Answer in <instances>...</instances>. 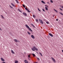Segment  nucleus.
<instances>
[{"mask_svg": "<svg viewBox=\"0 0 63 63\" xmlns=\"http://www.w3.org/2000/svg\"><path fill=\"white\" fill-rule=\"evenodd\" d=\"M59 9L61 10V11H63V10H62V9L60 8Z\"/></svg>", "mask_w": 63, "mask_h": 63, "instance_id": "4c0bfd02", "label": "nucleus"}, {"mask_svg": "<svg viewBox=\"0 0 63 63\" xmlns=\"http://www.w3.org/2000/svg\"><path fill=\"white\" fill-rule=\"evenodd\" d=\"M33 17H34V18L36 17V16H35V15H33Z\"/></svg>", "mask_w": 63, "mask_h": 63, "instance_id": "412c9836", "label": "nucleus"}, {"mask_svg": "<svg viewBox=\"0 0 63 63\" xmlns=\"http://www.w3.org/2000/svg\"><path fill=\"white\" fill-rule=\"evenodd\" d=\"M42 10H43V11L45 12V10L44 9H43Z\"/></svg>", "mask_w": 63, "mask_h": 63, "instance_id": "7c9ffc66", "label": "nucleus"}, {"mask_svg": "<svg viewBox=\"0 0 63 63\" xmlns=\"http://www.w3.org/2000/svg\"><path fill=\"white\" fill-rule=\"evenodd\" d=\"M27 33H28V34H29V35H30V34H31V33H30V32H27Z\"/></svg>", "mask_w": 63, "mask_h": 63, "instance_id": "f3484780", "label": "nucleus"}, {"mask_svg": "<svg viewBox=\"0 0 63 63\" xmlns=\"http://www.w3.org/2000/svg\"><path fill=\"white\" fill-rule=\"evenodd\" d=\"M28 59H29V60H30V59H29V58H28Z\"/></svg>", "mask_w": 63, "mask_h": 63, "instance_id": "37998d69", "label": "nucleus"}, {"mask_svg": "<svg viewBox=\"0 0 63 63\" xmlns=\"http://www.w3.org/2000/svg\"><path fill=\"white\" fill-rule=\"evenodd\" d=\"M46 23H47V24H49V22H46Z\"/></svg>", "mask_w": 63, "mask_h": 63, "instance_id": "f704fd0d", "label": "nucleus"}, {"mask_svg": "<svg viewBox=\"0 0 63 63\" xmlns=\"http://www.w3.org/2000/svg\"><path fill=\"white\" fill-rule=\"evenodd\" d=\"M14 41L16 43H17V42H18L17 40L16 39H14Z\"/></svg>", "mask_w": 63, "mask_h": 63, "instance_id": "9d476101", "label": "nucleus"}, {"mask_svg": "<svg viewBox=\"0 0 63 63\" xmlns=\"http://www.w3.org/2000/svg\"><path fill=\"white\" fill-rule=\"evenodd\" d=\"M0 30L2 31V29L0 28Z\"/></svg>", "mask_w": 63, "mask_h": 63, "instance_id": "79ce46f5", "label": "nucleus"}, {"mask_svg": "<svg viewBox=\"0 0 63 63\" xmlns=\"http://www.w3.org/2000/svg\"><path fill=\"white\" fill-rule=\"evenodd\" d=\"M54 11H55L56 12V13H58V11H57V10H55V9H54Z\"/></svg>", "mask_w": 63, "mask_h": 63, "instance_id": "6ab92c4d", "label": "nucleus"}, {"mask_svg": "<svg viewBox=\"0 0 63 63\" xmlns=\"http://www.w3.org/2000/svg\"><path fill=\"white\" fill-rule=\"evenodd\" d=\"M10 34H11V32H10Z\"/></svg>", "mask_w": 63, "mask_h": 63, "instance_id": "c03bdc74", "label": "nucleus"}, {"mask_svg": "<svg viewBox=\"0 0 63 63\" xmlns=\"http://www.w3.org/2000/svg\"><path fill=\"white\" fill-rule=\"evenodd\" d=\"M48 34L49 36H51V37H53V35L52 34H51V33H48Z\"/></svg>", "mask_w": 63, "mask_h": 63, "instance_id": "39448f33", "label": "nucleus"}, {"mask_svg": "<svg viewBox=\"0 0 63 63\" xmlns=\"http://www.w3.org/2000/svg\"><path fill=\"white\" fill-rule=\"evenodd\" d=\"M56 20L57 21H58V19H56Z\"/></svg>", "mask_w": 63, "mask_h": 63, "instance_id": "a19ab883", "label": "nucleus"}, {"mask_svg": "<svg viewBox=\"0 0 63 63\" xmlns=\"http://www.w3.org/2000/svg\"><path fill=\"white\" fill-rule=\"evenodd\" d=\"M23 7H24V8H25V5H23Z\"/></svg>", "mask_w": 63, "mask_h": 63, "instance_id": "bb28decb", "label": "nucleus"}, {"mask_svg": "<svg viewBox=\"0 0 63 63\" xmlns=\"http://www.w3.org/2000/svg\"><path fill=\"white\" fill-rule=\"evenodd\" d=\"M54 16H53V17H54Z\"/></svg>", "mask_w": 63, "mask_h": 63, "instance_id": "49530a36", "label": "nucleus"}, {"mask_svg": "<svg viewBox=\"0 0 63 63\" xmlns=\"http://www.w3.org/2000/svg\"><path fill=\"white\" fill-rule=\"evenodd\" d=\"M32 51H35V50L38 51V49L37 48H36V47L33 46V47L32 48Z\"/></svg>", "mask_w": 63, "mask_h": 63, "instance_id": "f257e3e1", "label": "nucleus"}, {"mask_svg": "<svg viewBox=\"0 0 63 63\" xmlns=\"http://www.w3.org/2000/svg\"><path fill=\"white\" fill-rule=\"evenodd\" d=\"M41 2H42V3H43V4H45V2L43 0L41 1Z\"/></svg>", "mask_w": 63, "mask_h": 63, "instance_id": "ddd939ff", "label": "nucleus"}, {"mask_svg": "<svg viewBox=\"0 0 63 63\" xmlns=\"http://www.w3.org/2000/svg\"><path fill=\"white\" fill-rule=\"evenodd\" d=\"M18 10L19 12H20V13H21V12H22V11H21V10H20L19 9H18Z\"/></svg>", "mask_w": 63, "mask_h": 63, "instance_id": "a211bd4d", "label": "nucleus"}, {"mask_svg": "<svg viewBox=\"0 0 63 63\" xmlns=\"http://www.w3.org/2000/svg\"><path fill=\"white\" fill-rule=\"evenodd\" d=\"M50 2H51V3H53V1H52V0H50Z\"/></svg>", "mask_w": 63, "mask_h": 63, "instance_id": "c756f323", "label": "nucleus"}, {"mask_svg": "<svg viewBox=\"0 0 63 63\" xmlns=\"http://www.w3.org/2000/svg\"><path fill=\"white\" fill-rule=\"evenodd\" d=\"M31 37L32 39H35V37L33 35H31Z\"/></svg>", "mask_w": 63, "mask_h": 63, "instance_id": "6e6552de", "label": "nucleus"}, {"mask_svg": "<svg viewBox=\"0 0 63 63\" xmlns=\"http://www.w3.org/2000/svg\"><path fill=\"white\" fill-rule=\"evenodd\" d=\"M32 55H33V56H34V57H35V55L34 54H32Z\"/></svg>", "mask_w": 63, "mask_h": 63, "instance_id": "393cba45", "label": "nucleus"}, {"mask_svg": "<svg viewBox=\"0 0 63 63\" xmlns=\"http://www.w3.org/2000/svg\"><path fill=\"white\" fill-rule=\"evenodd\" d=\"M25 10H27H27H29L28 9H27V8L26 7L25 8Z\"/></svg>", "mask_w": 63, "mask_h": 63, "instance_id": "b1692460", "label": "nucleus"}, {"mask_svg": "<svg viewBox=\"0 0 63 63\" xmlns=\"http://www.w3.org/2000/svg\"><path fill=\"white\" fill-rule=\"evenodd\" d=\"M1 60L2 61H5V60L3 58H1Z\"/></svg>", "mask_w": 63, "mask_h": 63, "instance_id": "1a4fd4ad", "label": "nucleus"}, {"mask_svg": "<svg viewBox=\"0 0 63 63\" xmlns=\"http://www.w3.org/2000/svg\"><path fill=\"white\" fill-rule=\"evenodd\" d=\"M45 7H48V6L47 5H45Z\"/></svg>", "mask_w": 63, "mask_h": 63, "instance_id": "2f4dec72", "label": "nucleus"}, {"mask_svg": "<svg viewBox=\"0 0 63 63\" xmlns=\"http://www.w3.org/2000/svg\"><path fill=\"white\" fill-rule=\"evenodd\" d=\"M45 9L46 11H48V8H47V7H45Z\"/></svg>", "mask_w": 63, "mask_h": 63, "instance_id": "9b49d317", "label": "nucleus"}, {"mask_svg": "<svg viewBox=\"0 0 63 63\" xmlns=\"http://www.w3.org/2000/svg\"><path fill=\"white\" fill-rule=\"evenodd\" d=\"M40 54L41 56H43V55H42V54L41 53H39Z\"/></svg>", "mask_w": 63, "mask_h": 63, "instance_id": "5701e85b", "label": "nucleus"}, {"mask_svg": "<svg viewBox=\"0 0 63 63\" xmlns=\"http://www.w3.org/2000/svg\"><path fill=\"white\" fill-rule=\"evenodd\" d=\"M18 62L17 61H15V63H18Z\"/></svg>", "mask_w": 63, "mask_h": 63, "instance_id": "2eb2a0df", "label": "nucleus"}, {"mask_svg": "<svg viewBox=\"0 0 63 63\" xmlns=\"http://www.w3.org/2000/svg\"><path fill=\"white\" fill-rule=\"evenodd\" d=\"M11 52L13 54H15V52H14V51L12 50H11Z\"/></svg>", "mask_w": 63, "mask_h": 63, "instance_id": "f8f14e48", "label": "nucleus"}, {"mask_svg": "<svg viewBox=\"0 0 63 63\" xmlns=\"http://www.w3.org/2000/svg\"><path fill=\"white\" fill-rule=\"evenodd\" d=\"M47 4H49V2H47Z\"/></svg>", "mask_w": 63, "mask_h": 63, "instance_id": "ea45409f", "label": "nucleus"}, {"mask_svg": "<svg viewBox=\"0 0 63 63\" xmlns=\"http://www.w3.org/2000/svg\"><path fill=\"white\" fill-rule=\"evenodd\" d=\"M15 1H16V3H17V4H18L19 2H18V0H15Z\"/></svg>", "mask_w": 63, "mask_h": 63, "instance_id": "dca6fc26", "label": "nucleus"}, {"mask_svg": "<svg viewBox=\"0 0 63 63\" xmlns=\"http://www.w3.org/2000/svg\"><path fill=\"white\" fill-rule=\"evenodd\" d=\"M37 59L38 60H40V59H39L38 58H37Z\"/></svg>", "mask_w": 63, "mask_h": 63, "instance_id": "c9c22d12", "label": "nucleus"}, {"mask_svg": "<svg viewBox=\"0 0 63 63\" xmlns=\"http://www.w3.org/2000/svg\"><path fill=\"white\" fill-rule=\"evenodd\" d=\"M25 26L26 27H27V28H28V29L30 31H31V32H32V31H33L32 30H31V29L29 27V26H28L27 25H26Z\"/></svg>", "mask_w": 63, "mask_h": 63, "instance_id": "f03ea898", "label": "nucleus"}, {"mask_svg": "<svg viewBox=\"0 0 63 63\" xmlns=\"http://www.w3.org/2000/svg\"><path fill=\"white\" fill-rule=\"evenodd\" d=\"M28 57H29V58H30V55H28Z\"/></svg>", "mask_w": 63, "mask_h": 63, "instance_id": "c85d7f7f", "label": "nucleus"}, {"mask_svg": "<svg viewBox=\"0 0 63 63\" xmlns=\"http://www.w3.org/2000/svg\"><path fill=\"white\" fill-rule=\"evenodd\" d=\"M27 11L28 12H29V13H30V11H29V10H28Z\"/></svg>", "mask_w": 63, "mask_h": 63, "instance_id": "473e14b6", "label": "nucleus"}, {"mask_svg": "<svg viewBox=\"0 0 63 63\" xmlns=\"http://www.w3.org/2000/svg\"><path fill=\"white\" fill-rule=\"evenodd\" d=\"M36 22H38V19H36Z\"/></svg>", "mask_w": 63, "mask_h": 63, "instance_id": "aec40b11", "label": "nucleus"}, {"mask_svg": "<svg viewBox=\"0 0 63 63\" xmlns=\"http://www.w3.org/2000/svg\"><path fill=\"white\" fill-rule=\"evenodd\" d=\"M23 14L25 16H27V14H26V13H24V12H23Z\"/></svg>", "mask_w": 63, "mask_h": 63, "instance_id": "423d86ee", "label": "nucleus"}, {"mask_svg": "<svg viewBox=\"0 0 63 63\" xmlns=\"http://www.w3.org/2000/svg\"><path fill=\"white\" fill-rule=\"evenodd\" d=\"M39 20L41 24H44V22H43V21H42L41 19H39Z\"/></svg>", "mask_w": 63, "mask_h": 63, "instance_id": "7ed1b4c3", "label": "nucleus"}, {"mask_svg": "<svg viewBox=\"0 0 63 63\" xmlns=\"http://www.w3.org/2000/svg\"><path fill=\"white\" fill-rule=\"evenodd\" d=\"M61 8H62L63 9V6H61Z\"/></svg>", "mask_w": 63, "mask_h": 63, "instance_id": "58836bf2", "label": "nucleus"}, {"mask_svg": "<svg viewBox=\"0 0 63 63\" xmlns=\"http://www.w3.org/2000/svg\"><path fill=\"white\" fill-rule=\"evenodd\" d=\"M9 6L11 8H13V7H12L11 5H10Z\"/></svg>", "mask_w": 63, "mask_h": 63, "instance_id": "72a5a7b5", "label": "nucleus"}, {"mask_svg": "<svg viewBox=\"0 0 63 63\" xmlns=\"http://www.w3.org/2000/svg\"><path fill=\"white\" fill-rule=\"evenodd\" d=\"M60 14L61 15H62V16H63V14L62 13H60Z\"/></svg>", "mask_w": 63, "mask_h": 63, "instance_id": "cd10ccee", "label": "nucleus"}, {"mask_svg": "<svg viewBox=\"0 0 63 63\" xmlns=\"http://www.w3.org/2000/svg\"><path fill=\"white\" fill-rule=\"evenodd\" d=\"M51 58L53 60V61L54 62V63H55V62H56V61H55V59H54L53 58V57H51Z\"/></svg>", "mask_w": 63, "mask_h": 63, "instance_id": "20e7f679", "label": "nucleus"}, {"mask_svg": "<svg viewBox=\"0 0 63 63\" xmlns=\"http://www.w3.org/2000/svg\"><path fill=\"white\" fill-rule=\"evenodd\" d=\"M1 17L2 18H4V17H3V16L2 15H1Z\"/></svg>", "mask_w": 63, "mask_h": 63, "instance_id": "4be33fe9", "label": "nucleus"}, {"mask_svg": "<svg viewBox=\"0 0 63 63\" xmlns=\"http://www.w3.org/2000/svg\"><path fill=\"white\" fill-rule=\"evenodd\" d=\"M11 4L13 6V7H15V5L14 4H13L12 3H11Z\"/></svg>", "mask_w": 63, "mask_h": 63, "instance_id": "4468645a", "label": "nucleus"}, {"mask_svg": "<svg viewBox=\"0 0 63 63\" xmlns=\"http://www.w3.org/2000/svg\"><path fill=\"white\" fill-rule=\"evenodd\" d=\"M31 25H32V26H33V27H35V26H34V25L32 24H31Z\"/></svg>", "mask_w": 63, "mask_h": 63, "instance_id": "a878e982", "label": "nucleus"}, {"mask_svg": "<svg viewBox=\"0 0 63 63\" xmlns=\"http://www.w3.org/2000/svg\"><path fill=\"white\" fill-rule=\"evenodd\" d=\"M38 11H39V12H41V10H40L39 9V8H38Z\"/></svg>", "mask_w": 63, "mask_h": 63, "instance_id": "e433bc0d", "label": "nucleus"}, {"mask_svg": "<svg viewBox=\"0 0 63 63\" xmlns=\"http://www.w3.org/2000/svg\"><path fill=\"white\" fill-rule=\"evenodd\" d=\"M16 46H18V45H17V44H16Z\"/></svg>", "mask_w": 63, "mask_h": 63, "instance_id": "a18cd8bd", "label": "nucleus"}, {"mask_svg": "<svg viewBox=\"0 0 63 63\" xmlns=\"http://www.w3.org/2000/svg\"><path fill=\"white\" fill-rule=\"evenodd\" d=\"M24 62L25 63H28V61L26 60H25L24 61Z\"/></svg>", "mask_w": 63, "mask_h": 63, "instance_id": "0eeeda50", "label": "nucleus"}]
</instances>
